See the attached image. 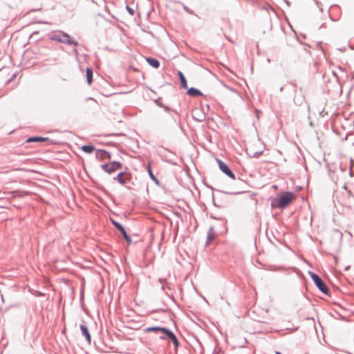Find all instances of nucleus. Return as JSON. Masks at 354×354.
Wrapping results in <instances>:
<instances>
[{"label":"nucleus","mask_w":354,"mask_h":354,"mask_svg":"<svg viewBox=\"0 0 354 354\" xmlns=\"http://www.w3.org/2000/svg\"><path fill=\"white\" fill-rule=\"evenodd\" d=\"M297 198L296 195L290 192L280 193L278 198L272 200L271 207L272 208L283 209L292 203Z\"/></svg>","instance_id":"nucleus-1"},{"label":"nucleus","mask_w":354,"mask_h":354,"mask_svg":"<svg viewBox=\"0 0 354 354\" xmlns=\"http://www.w3.org/2000/svg\"><path fill=\"white\" fill-rule=\"evenodd\" d=\"M310 276L317 287L324 294H327L328 289L322 279L316 274L310 272Z\"/></svg>","instance_id":"nucleus-2"},{"label":"nucleus","mask_w":354,"mask_h":354,"mask_svg":"<svg viewBox=\"0 0 354 354\" xmlns=\"http://www.w3.org/2000/svg\"><path fill=\"white\" fill-rule=\"evenodd\" d=\"M102 169L108 174H112L122 168V164L119 162L113 161L108 164L102 165Z\"/></svg>","instance_id":"nucleus-3"},{"label":"nucleus","mask_w":354,"mask_h":354,"mask_svg":"<svg viewBox=\"0 0 354 354\" xmlns=\"http://www.w3.org/2000/svg\"><path fill=\"white\" fill-rule=\"evenodd\" d=\"M113 179L117 180L120 184L125 185L130 183L131 175L127 172H120Z\"/></svg>","instance_id":"nucleus-4"},{"label":"nucleus","mask_w":354,"mask_h":354,"mask_svg":"<svg viewBox=\"0 0 354 354\" xmlns=\"http://www.w3.org/2000/svg\"><path fill=\"white\" fill-rule=\"evenodd\" d=\"M216 160L219 165L220 169L231 178L234 179L235 176L234 174L232 172V171L230 169V168L227 167V165L218 159H217Z\"/></svg>","instance_id":"nucleus-5"},{"label":"nucleus","mask_w":354,"mask_h":354,"mask_svg":"<svg viewBox=\"0 0 354 354\" xmlns=\"http://www.w3.org/2000/svg\"><path fill=\"white\" fill-rule=\"evenodd\" d=\"M342 205L348 209H354V196L348 195Z\"/></svg>","instance_id":"nucleus-6"},{"label":"nucleus","mask_w":354,"mask_h":354,"mask_svg":"<svg viewBox=\"0 0 354 354\" xmlns=\"http://www.w3.org/2000/svg\"><path fill=\"white\" fill-rule=\"evenodd\" d=\"M167 330V328H161V327H148L146 328L144 331L145 333H150V332H161L162 333L165 334Z\"/></svg>","instance_id":"nucleus-7"},{"label":"nucleus","mask_w":354,"mask_h":354,"mask_svg":"<svg viewBox=\"0 0 354 354\" xmlns=\"http://www.w3.org/2000/svg\"><path fill=\"white\" fill-rule=\"evenodd\" d=\"M165 335H166L174 343V344L176 346V347H178V341L176 337V335L169 330L167 329Z\"/></svg>","instance_id":"nucleus-8"},{"label":"nucleus","mask_w":354,"mask_h":354,"mask_svg":"<svg viewBox=\"0 0 354 354\" xmlns=\"http://www.w3.org/2000/svg\"><path fill=\"white\" fill-rule=\"evenodd\" d=\"M115 226L120 231V232L122 234L125 240L128 242H131L130 237L127 235L124 228L119 223H114Z\"/></svg>","instance_id":"nucleus-9"},{"label":"nucleus","mask_w":354,"mask_h":354,"mask_svg":"<svg viewBox=\"0 0 354 354\" xmlns=\"http://www.w3.org/2000/svg\"><path fill=\"white\" fill-rule=\"evenodd\" d=\"M80 329H81L82 335L85 337L87 342L88 343H91V335L89 334L88 328L84 325H81Z\"/></svg>","instance_id":"nucleus-10"},{"label":"nucleus","mask_w":354,"mask_h":354,"mask_svg":"<svg viewBox=\"0 0 354 354\" xmlns=\"http://www.w3.org/2000/svg\"><path fill=\"white\" fill-rule=\"evenodd\" d=\"M59 41L66 44H73L77 46L78 43L75 41L72 40L68 35H64L63 37L59 39Z\"/></svg>","instance_id":"nucleus-11"},{"label":"nucleus","mask_w":354,"mask_h":354,"mask_svg":"<svg viewBox=\"0 0 354 354\" xmlns=\"http://www.w3.org/2000/svg\"><path fill=\"white\" fill-rule=\"evenodd\" d=\"M86 80L88 85L93 82V70L91 68H86Z\"/></svg>","instance_id":"nucleus-12"},{"label":"nucleus","mask_w":354,"mask_h":354,"mask_svg":"<svg viewBox=\"0 0 354 354\" xmlns=\"http://www.w3.org/2000/svg\"><path fill=\"white\" fill-rule=\"evenodd\" d=\"M147 171H148V174L150 176V178H151V180L156 184V185H159V181L157 179V178L153 175V172H152V170H151V165H150V163L148 164V166H147Z\"/></svg>","instance_id":"nucleus-13"},{"label":"nucleus","mask_w":354,"mask_h":354,"mask_svg":"<svg viewBox=\"0 0 354 354\" xmlns=\"http://www.w3.org/2000/svg\"><path fill=\"white\" fill-rule=\"evenodd\" d=\"M187 94L189 95H190V96H192V97L202 95L201 92L200 91L197 90L196 88H191L189 89H188Z\"/></svg>","instance_id":"nucleus-14"},{"label":"nucleus","mask_w":354,"mask_h":354,"mask_svg":"<svg viewBox=\"0 0 354 354\" xmlns=\"http://www.w3.org/2000/svg\"><path fill=\"white\" fill-rule=\"evenodd\" d=\"M147 62L149 63V65L156 68H158L160 66L158 60L154 58H147Z\"/></svg>","instance_id":"nucleus-15"},{"label":"nucleus","mask_w":354,"mask_h":354,"mask_svg":"<svg viewBox=\"0 0 354 354\" xmlns=\"http://www.w3.org/2000/svg\"><path fill=\"white\" fill-rule=\"evenodd\" d=\"M48 138L43 137H31L28 138L26 142H44L47 140Z\"/></svg>","instance_id":"nucleus-16"},{"label":"nucleus","mask_w":354,"mask_h":354,"mask_svg":"<svg viewBox=\"0 0 354 354\" xmlns=\"http://www.w3.org/2000/svg\"><path fill=\"white\" fill-rule=\"evenodd\" d=\"M178 74L180 77V84H181L182 87H183L184 88H187V81H186L183 74L180 71H178Z\"/></svg>","instance_id":"nucleus-17"},{"label":"nucleus","mask_w":354,"mask_h":354,"mask_svg":"<svg viewBox=\"0 0 354 354\" xmlns=\"http://www.w3.org/2000/svg\"><path fill=\"white\" fill-rule=\"evenodd\" d=\"M81 149L86 153H91L95 151V147L92 145H84Z\"/></svg>","instance_id":"nucleus-18"},{"label":"nucleus","mask_w":354,"mask_h":354,"mask_svg":"<svg viewBox=\"0 0 354 354\" xmlns=\"http://www.w3.org/2000/svg\"><path fill=\"white\" fill-rule=\"evenodd\" d=\"M214 237H215V235H214V230L212 229H210L208 231V234H207V244H209L212 240H214Z\"/></svg>","instance_id":"nucleus-19"},{"label":"nucleus","mask_w":354,"mask_h":354,"mask_svg":"<svg viewBox=\"0 0 354 354\" xmlns=\"http://www.w3.org/2000/svg\"><path fill=\"white\" fill-rule=\"evenodd\" d=\"M86 104H87V106H93L97 104V101L93 98H88L86 100Z\"/></svg>","instance_id":"nucleus-20"},{"label":"nucleus","mask_w":354,"mask_h":354,"mask_svg":"<svg viewBox=\"0 0 354 354\" xmlns=\"http://www.w3.org/2000/svg\"><path fill=\"white\" fill-rule=\"evenodd\" d=\"M102 153L104 156V157L107 158L109 159L110 158V154L108 152L105 151H102Z\"/></svg>","instance_id":"nucleus-21"},{"label":"nucleus","mask_w":354,"mask_h":354,"mask_svg":"<svg viewBox=\"0 0 354 354\" xmlns=\"http://www.w3.org/2000/svg\"><path fill=\"white\" fill-rule=\"evenodd\" d=\"M127 9L128 10L129 12L133 15L134 14V11L132 8H129V6L127 7Z\"/></svg>","instance_id":"nucleus-22"},{"label":"nucleus","mask_w":354,"mask_h":354,"mask_svg":"<svg viewBox=\"0 0 354 354\" xmlns=\"http://www.w3.org/2000/svg\"><path fill=\"white\" fill-rule=\"evenodd\" d=\"M276 354H281V353L279 352H276Z\"/></svg>","instance_id":"nucleus-23"},{"label":"nucleus","mask_w":354,"mask_h":354,"mask_svg":"<svg viewBox=\"0 0 354 354\" xmlns=\"http://www.w3.org/2000/svg\"><path fill=\"white\" fill-rule=\"evenodd\" d=\"M214 354H216V353H214Z\"/></svg>","instance_id":"nucleus-24"}]
</instances>
